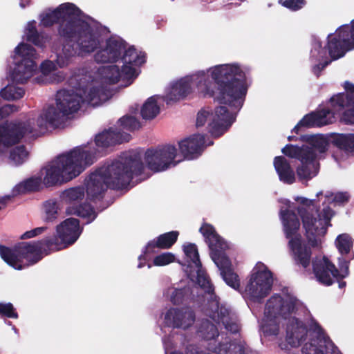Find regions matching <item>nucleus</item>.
Returning a JSON list of instances; mask_svg holds the SVG:
<instances>
[{"label": "nucleus", "mask_w": 354, "mask_h": 354, "mask_svg": "<svg viewBox=\"0 0 354 354\" xmlns=\"http://www.w3.org/2000/svg\"><path fill=\"white\" fill-rule=\"evenodd\" d=\"M18 60L13 70V79L21 84H24L32 75L37 64L34 61L37 58L36 50L31 45L20 43L15 48Z\"/></svg>", "instance_id": "obj_13"}, {"label": "nucleus", "mask_w": 354, "mask_h": 354, "mask_svg": "<svg viewBox=\"0 0 354 354\" xmlns=\"http://www.w3.org/2000/svg\"><path fill=\"white\" fill-rule=\"evenodd\" d=\"M94 59L97 63H115L113 56L111 55L104 47L99 50L94 55Z\"/></svg>", "instance_id": "obj_54"}, {"label": "nucleus", "mask_w": 354, "mask_h": 354, "mask_svg": "<svg viewBox=\"0 0 354 354\" xmlns=\"http://www.w3.org/2000/svg\"><path fill=\"white\" fill-rule=\"evenodd\" d=\"M199 232L204 236L205 241L210 250V257L221 271L223 280L229 286L239 290V277L232 270L231 261L225 252L228 248L227 243L211 224L204 223L200 227Z\"/></svg>", "instance_id": "obj_7"}, {"label": "nucleus", "mask_w": 354, "mask_h": 354, "mask_svg": "<svg viewBox=\"0 0 354 354\" xmlns=\"http://www.w3.org/2000/svg\"><path fill=\"white\" fill-rule=\"evenodd\" d=\"M331 60L338 59L354 49V19L350 25L339 27L335 34H329L326 46Z\"/></svg>", "instance_id": "obj_11"}, {"label": "nucleus", "mask_w": 354, "mask_h": 354, "mask_svg": "<svg viewBox=\"0 0 354 354\" xmlns=\"http://www.w3.org/2000/svg\"><path fill=\"white\" fill-rule=\"evenodd\" d=\"M312 266L316 279L324 286H331L335 277L339 275V270L325 256L313 259Z\"/></svg>", "instance_id": "obj_19"}, {"label": "nucleus", "mask_w": 354, "mask_h": 354, "mask_svg": "<svg viewBox=\"0 0 354 354\" xmlns=\"http://www.w3.org/2000/svg\"><path fill=\"white\" fill-rule=\"evenodd\" d=\"M350 196L347 192H338L334 197V201L337 203L344 204L348 202Z\"/></svg>", "instance_id": "obj_62"}, {"label": "nucleus", "mask_w": 354, "mask_h": 354, "mask_svg": "<svg viewBox=\"0 0 354 354\" xmlns=\"http://www.w3.org/2000/svg\"><path fill=\"white\" fill-rule=\"evenodd\" d=\"M330 102L333 109H330L333 114L335 115V112L337 111H340L344 108L348 102L347 95L344 93H339L337 95H333L330 99Z\"/></svg>", "instance_id": "obj_49"}, {"label": "nucleus", "mask_w": 354, "mask_h": 354, "mask_svg": "<svg viewBox=\"0 0 354 354\" xmlns=\"http://www.w3.org/2000/svg\"><path fill=\"white\" fill-rule=\"evenodd\" d=\"M235 121V115L230 113L225 106L215 109L214 113L202 109L196 117V127H200L208 122V131L214 136L218 138L232 126Z\"/></svg>", "instance_id": "obj_10"}, {"label": "nucleus", "mask_w": 354, "mask_h": 354, "mask_svg": "<svg viewBox=\"0 0 354 354\" xmlns=\"http://www.w3.org/2000/svg\"><path fill=\"white\" fill-rule=\"evenodd\" d=\"M118 122L122 128V129H120L121 132H123L122 130L133 131L140 127V122L133 116L124 115Z\"/></svg>", "instance_id": "obj_45"}, {"label": "nucleus", "mask_w": 354, "mask_h": 354, "mask_svg": "<svg viewBox=\"0 0 354 354\" xmlns=\"http://www.w3.org/2000/svg\"><path fill=\"white\" fill-rule=\"evenodd\" d=\"M131 138L129 133L121 132L116 128L111 127L95 136V144L98 148L105 149L110 146L127 142Z\"/></svg>", "instance_id": "obj_23"}, {"label": "nucleus", "mask_w": 354, "mask_h": 354, "mask_svg": "<svg viewBox=\"0 0 354 354\" xmlns=\"http://www.w3.org/2000/svg\"><path fill=\"white\" fill-rule=\"evenodd\" d=\"M28 152L24 145L17 146L10 152L9 158L16 165H21L28 157Z\"/></svg>", "instance_id": "obj_43"}, {"label": "nucleus", "mask_w": 354, "mask_h": 354, "mask_svg": "<svg viewBox=\"0 0 354 354\" xmlns=\"http://www.w3.org/2000/svg\"><path fill=\"white\" fill-rule=\"evenodd\" d=\"M123 66L120 69V75L123 80H130L136 77V69L134 65L127 63H123Z\"/></svg>", "instance_id": "obj_53"}, {"label": "nucleus", "mask_w": 354, "mask_h": 354, "mask_svg": "<svg viewBox=\"0 0 354 354\" xmlns=\"http://www.w3.org/2000/svg\"><path fill=\"white\" fill-rule=\"evenodd\" d=\"M85 196V189L83 186H77L65 189L61 194V198L66 203L72 204L82 201Z\"/></svg>", "instance_id": "obj_38"}, {"label": "nucleus", "mask_w": 354, "mask_h": 354, "mask_svg": "<svg viewBox=\"0 0 354 354\" xmlns=\"http://www.w3.org/2000/svg\"><path fill=\"white\" fill-rule=\"evenodd\" d=\"M283 230L286 238L289 239L288 246L296 266L306 270L311 263V248L303 242L301 236L298 233L300 222L295 212L289 209L280 212Z\"/></svg>", "instance_id": "obj_8"}, {"label": "nucleus", "mask_w": 354, "mask_h": 354, "mask_svg": "<svg viewBox=\"0 0 354 354\" xmlns=\"http://www.w3.org/2000/svg\"><path fill=\"white\" fill-rule=\"evenodd\" d=\"M10 196H6L0 198V210L5 208L9 201H10Z\"/></svg>", "instance_id": "obj_64"}, {"label": "nucleus", "mask_w": 354, "mask_h": 354, "mask_svg": "<svg viewBox=\"0 0 354 354\" xmlns=\"http://www.w3.org/2000/svg\"><path fill=\"white\" fill-rule=\"evenodd\" d=\"M278 317H265L263 324V333L268 335H277L279 332Z\"/></svg>", "instance_id": "obj_46"}, {"label": "nucleus", "mask_w": 354, "mask_h": 354, "mask_svg": "<svg viewBox=\"0 0 354 354\" xmlns=\"http://www.w3.org/2000/svg\"><path fill=\"white\" fill-rule=\"evenodd\" d=\"M307 333V327L301 320L295 317L288 319L286 337L288 344L292 347L300 346L306 340Z\"/></svg>", "instance_id": "obj_25"}, {"label": "nucleus", "mask_w": 354, "mask_h": 354, "mask_svg": "<svg viewBox=\"0 0 354 354\" xmlns=\"http://www.w3.org/2000/svg\"><path fill=\"white\" fill-rule=\"evenodd\" d=\"M42 178L40 176L31 177L18 184L14 189L15 194H26L39 191L42 187Z\"/></svg>", "instance_id": "obj_32"}, {"label": "nucleus", "mask_w": 354, "mask_h": 354, "mask_svg": "<svg viewBox=\"0 0 354 354\" xmlns=\"http://www.w3.org/2000/svg\"><path fill=\"white\" fill-rule=\"evenodd\" d=\"M295 309V303L292 300L284 301L280 295L272 296L267 301L265 308V317L286 318Z\"/></svg>", "instance_id": "obj_22"}, {"label": "nucleus", "mask_w": 354, "mask_h": 354, "mask_svg": "<svg viewBox=\"0 0 354 354\" xmlns=\"http://www.w3.org/2000/svg\"><path fill=\"white\" fill-rule=\"evenodd\" d=\"M102 73L104 75L105 78L111 84L118 83L121 79L120 68L117 65H110L104 67Z\"/></svg>", "instance_id": "obj_47"}, {"label": "nucleus", "mask_w": 354, "mask_h": 354, "mask_svg": "<svg viewBox=\"0 0 354 354\" xmlns=\"http://www.w3.org/2000/svg\"><path fill=\"white\" fill-rule=\"evenodd\" d=\"M278 3L291 11H297L306 4V0H279Z\"/></svg>", "instance_id": "obj_52"}, {"label": "nucleus", "mask_w": 354, "mask_h": 354, "mask_svg": "<svg viewBox=\"0 0 354 354\" xmlns=\"http://www.w3.org/2000/svg\"><path fill=\"white\" fill-rule=\"evenodd\" d=\"M331 60H325L324 62L319 63L315 65L313 68V73L319 77L320 76L321 72L330 64Z\"/></svg>", "instance_id": "obj_61"}, {"label": "nucleus", "mask_w": 354, "mask_h": 354, "mask_svg": "<svg viewBox=\"0 0 354 354\" xmlns=\"http://www.w3.org/2000/svg\"><path fill=\"white\" fill-rule=\"evenodd\" d=\"M264 269L252 274L245 287V292L254 302L261 303L271 291L273 280L272 272L264 266Z\"/></svg>", "instance_id": "obj_15"}, {"label": "nucleus", "mask_w": 354, "mask_h": 354, "mask_svg": "<svg viewBox=\"0 0 354 354\" xmlns=\"http://www.w3.org/2000/svg\"><path fill=\"white\" fill-rule=\"evenodd\" d=\"M333 120H334V114L330 109H322L305 115L293 128L292 132L299 134V130L302 127H319L332 123Z\"/></svg>", "instance_id": "obj_21"}, {"label": "nucleus", "mask_w": 354, "mask_h": 354, "mask_svg": "<svg viewBox=\"0 0 354 354\" xmlns=\"http://www.w3.org/2000/svg\"><path fill=\"white\" fill-rule=\"evenodd\" d=\"M160 113V106L154 96L149 97L142 105L140 114L144 120H153Z\"/></svg>", "instance_id": "obj_37"}, {"label": "nucleus", "mask_w": 354, "mask_h": 354, "mask_svg": "<svg viewBox=\"0 0 354 354\" xmlns=\"http://www.w3.org/2000/svg\"><path fill=\"white\" fill-rule=\"evenodd\" d=\"M26 35L27 41L41 48L45 47L47 38L38 32L35 21L28 24Z\"/></svg>", "instance_id": "obj_33"}, {"label": "nucleus", "mask_w": 354, "mask_h": 354, "mask_svg": "<svg viewBox=\"0 0 354 354\" xmlns=\"http://www.w3.org/2000/svg\"><path fill=\"white\" fill-rule=\"evenodd\" d=\"M339 266L340 268V272L339 275L335 277L336 280H338L339 279H344L349 274V261L343 259L339 263Z\"/></svg>", "instance_id": "obj_58"}, {"label": "nucleus", "mask_w": 354, "mask_h": 354, "mask_svg": "<svg viewBox=\"0 0 354 354\" xmlns=\"http://www.w3.org/2000/svg\"><path fill=\"white\" fill-rule=\"evenodd\" d=\"M46 229H47L46 227H36L33 230L26 232L21 236L20 238H21V239H28L35 237V236L39 235V234H42L43 232H44L46 230Z\"/></svg>", "instance_id": "obj_56"}, {"label": "nucleus", "mask_w": 354, "mask_h": 354, "mask_svg": "<svg viewBox=\"0 0 354 354\" xmlns=\"http://www.w3.org/2000/svg\"><path fill=\"white\" fill-rule=\"evenodd\" d=\"M56 232V235L46 237L51 252L66 248L78 239L82 232L80 221L75 218H66L57 226Z\"/></svg>", "instance_id": "obj_12"}, {"label": "nucleus", "mask_w": 354, "mask_h": 354, "mask_svg": "<svg viewBox=\"0 0 354 354\" xmlns=\"http://www.w3.org/2000/svg\"><path fill=\"white\" fill-rule=\"evenodd\" d=\"M212 81L205 73L194 75L176 82L165 97L167 104L187 96L192 91L191 82H196L198 92L204 97H214L219 104L240 109L247 93L245 73L237 64L216 66L211 73Z\"/></svg>", "instance_id": "obj_1"}, {"label": "nucleus", "mask_w": 354, "mask_h": 354, "mask_svg": "<svg viewBox=\"0 0 354 354\" xmlns=\"http://www.w3.org/2000/svg\"><path fill=\"white\" fill-rule=\"evenodd\" d=\"M250 348L244 341L231 342L229 337H226L225 342H219L214 349L217 354H248Z\"/></svg>", "instance_id": "obj_29"}, {"label": "nucleus", "mask_w": 354, "mask_h": 354, "mask_svg": "<svg viewBox=\"0 0 354 354\" xmlns=\"http://www.w3.org/2000/svg\"><path fill=\"white\" fill-rule=\"evenodd\" d=\"M99 150L88 146H79L66 154L58 156L42 170V179L46 187H51L67 183L78 176L86 167L93 164Z\"/></svg>", "instance_id": "obj_4"}, {"label": "nucleus", "mask_w": 354, "mask_h": 354, "mask_svg": "<svg viewBox=\"0 0 354 354\" xmlns=\"http://www.w3.org/2000/svg\"><path fill=\"white\" fill-rule=\"evenodd\" d=\"M66 212L68 215H75L87 220L86 223H91L97 217V213L93 207L87 203L79 205H71L66 208Z\"/></svg>", "instance_id": "obj_30"}, {"label": "nucleus", "mask_w": 354, "mask_h": 354, "mask_svg": "<svg viewBox=\"0 0 354 354\" xmlns=\"http://www.w3.org/2000/svg\"><path fill=\"white\" fill-rule=\"evenodd\" d=\"M110 95V91L106 87L102 86H93L90 88L88 95L86 96V100L88 104L95 106L106 101Z\"/></svg>", "instance_id": "obj_31"}, {"label": "nucleus", "mask_w": 354, "mask_h": 354, "mask_svg": "<svg viewBox=\"0 0 354 354\" xmlns=\"http://www.w3.org/2000/svg\"><path fill=\"white\" fill-rule=\"evenodd\" d=\"M189 292V290L188 288L174 289L171 295V302L174 305L183 304Z\"/></svg>", "instance_id": "obj_51"}, {"label": "nucleus", "mask_w": 354, "mask_h": 354, "mask_svg": "<svg viewBox=\"0 0 354 354\" xmlns=\"http://www.w3.org/2000/svg\"><path fill=\"white\" fill-rule=\"evenodd\" d=\"M195 319L194 311L189 307L171 308L165 315L166 325L174 328L187 329L194 324Z\"/></svg>", "instance_id": "obj_20"}, {"label": "nucleus", "mask_w": 354, "mask_h": 354, "mask_svg": "<svg viewBox=\"0 0 354 354\" xmlns=\"http://www.w3.org/2000/svg\"><path fill=\"white\" fill-rule=\"evenodd\" d=\"M177 153L173 145H165L156 149H148L145 154V160L149 169L153 172L167 170L171 165H177L174 160Z\"/></svg>", "instance_id": "obj_14"}, {"label": "nucleus", "mask_w": 354, "mask_h": 354, "mask_svg": "<svg viewBox=\"0 0 354 354\" xmlns=\"http://www.w3.org/2000/svg\"><path fill=\"white\" fill-rule=\"evenodd\" d=\"M316 153L312 149V154L300 159L301 165L297 168V174L300 180H310L318 173V165L315 161Z\"/></svg>", "instance_id": "obj_27"}, {"label": "nucleus", "mask_w": 354, "mask_h": 354, "mask_svg": "<svg viewBox=\"0 0 354 354\" xmlns=\"http://www.w3.org/2000/svg\"><path fill=\"white\" fill-rule=\"evenodd\" d=\"M282 153L290 158L300 159L305 158V156L312 154V148L308 146L303 145L302 147H297L291 144L286 145L282 149Z\"/></svg>", "instance_id": "obj_35"}, {"label": "nucleus", "mask_w": 354, "mask_h": 354, "mask_svg": "<svg viewBox=\"0 0 354 354\" xmlns=\"http://www.w3.org/2000/svg\"><path fill=\"white\" fill-rule=\"evenodd\" d=\"M179 236L178 231H171L159 235L156 239L149 241L143 251L144 254L156 253L158 250L171 248L177 241Z\"/></svg>", "instance_id": "obj_26"}, {"label": "nucleus", "mask_w": 354, "mask_h": 354, "mask_svg": "<svg viewBox=\"0 0 354 354\" xmlns=\"http://www.w3.org/2000/svg\"><path fill=\"white\" fill-rule=\"evenodd\" d=\"M185 254L189 259V262L194 264L197 268L196 281L198 285L207 294H214V288L209 277L202 269V263L199 258V253L196 244L189 243L183 245Z\"/></svg>", "instance_id": "obj_18"}, {"label": "nucleus", "mask_w": 354, "mask_h": 354, "mask_svg": "<svg viewBox=\"0 0 354 354\" xmlns=\"http://www.w3.org/2000/svg\"><path fill=\"white\" fill-rule=\"evenodd\" d=\"M105 48L109 54L113 56L114 60L117 62L121 58V53L126 48V42L120 38L111 37L106 39Z\"/></svg>", "instance_id": "obj_36"}, {"label": "nucleus", "mask_w": 354, "mask_h": 354, "mask_svg": "<svg viewBox=\"0 0 354 354\" xmlns=\"http://www.w3.org/2000/svg\"><path fill=\"white\" fill-rule=\"evenodd\" d=\"M145 53H138L134 46H130L124 50V55L121 57L123 63H127L136 66H140L146 62Z\"/></svg>", "instance_id": "obj_34"}, {"label": "nucleus", "mask_w": 354, "mask_h": 354, "mask_svg": "<svg viewBox=\"0 0 354 354\" xmlns=\"http://www.w3.org/2000/svg\"><path fill=\"white\" fill-rule=\"evenodd\" d=\"M144 170L142 156L138 151H125L118 159L91 173L86 180V192L91 201L100 199L108 187L122 189L127 187L133 176H140Z\"/></svg>", "instance_id": "obj_3"}, {"label": "nucleus", "mask_w": 354, "mask_h": 354, "mask_svg": "<svg viewBox=\"0 0 354 354\" xmlns=\"http://www.w3.org/2000/svg\"><path fill=\"white\" fill-rule=\"evenodd\" d=\"M334 144L341 149L354 152V134H340L335 138Z\"/></svg>", "instance_id": "obj_41"}, {"label": "nucleus", "mask_w": 354, "mask_h": 354, "mask_svg": "<svg viewBox=\"0 0 354 354\" xmlns=\"http://www.w3.org/2000/svg\"><path fill=\"white\" fill-rule=\"evenodd\" d=\"M0 315L8 318L17 319L18 314L11 303H0Z\"/></svg>", "instance_id": "obj_55"}, {"label": "nucleus", "mask_w": 354, "mask_h": 354, "mask_svg": "<svg viewBox=\"0 0 354 354\" xmlns=\"http://www.w3.org/2000/svg\"><path fill=\"white\" fill-rule=\"evenodd\" d=\"M82 10L75 4L65 3L46 13L41 19V24L45 27L59 24L58 35L67 42L62 48L64 58L61 55H57V63L61 68L68 64L70 57L90 54L100 45L98 27L82 19Z\"/></svg>", "instance_id": "obj_2"}, {"label": "nucleus", "mask_w": 354, "mask_h": 354, "mask_svg": "<svg viewBox=\"0 0 354 354\" xmlns=\"http://www.w3.org/2000/svg\"><path fill=\"white\" fill-rule=\"evenodd\" d=\"M51 252L46 237L37 241L21 242L16 244L13 248L0 245V256L10 266L16 270H22L25 266L23 259H30V264H35L42 258V253L46 254Z\"/></svg>", "instance_id": "obj_9"}, {"label": "nucleus", "mask_w": 354, "mask_h": 354, "mask_svg": "<svg viewBox=\"0 0 354 354\" xmlns=\"http://www.w3.org/2000/svg\"><path fill=\"white\" fill-rule=\"evenodd\" d=\"M44 209L46 213L45 221L46 222L54 221L58 216V205L57 203L54 200L47 201L44 203Z\"/></svg>", "instance_id": "obj_48"}, {"label": "nucleus", "mask_w": 354, "mask_h": 354, "mask_svg": "<svg viewBox=\"0 0 354 354\" xmlns=\"http://www.w3.org/2000/svg\"><path fill=\"white\" fill-rule=\"evenodd\" d=\"M41 71L44 75H48L56 68L54 62L50 60H46L41 64Z\"/></svg>", "instance_id": "obj_60"}, {"label": "nucleus", "mask_w": 354, "mask_h": 354, "mask_svg": "<svg viewBox=\"0 0 354 354\" xmlns=\"http://www.w3.org/2000/svg\"><path fill=\"white\" fill-rule=\"evenodd\" d=\"M296 201L300 203L297 207V212L301 218L308 243L310 247L317 248L321 245L319 237L326 233L333 210L328 207L324 208L322 213H320L319 207L314 204L313 201L304 197H298Z\"/></svg>", "instance_id": "obj_6"}, {"label": "nucleus", "mask_w": 354, "mask_h": 354, "mask_svg": "<svg viewBox=\"0 0 354 354\" xmlns=\"http://www.w3.org/2000/svg\"><path fill=\"white\" fill-rule=\"evenodd\" d=\"M273 164L281 181L288 185L295 182V171L284 156H276L274 158Z\"/></svg>", "instance_id": "obj_28"}, {"label": "nucleus", "mask_w": 354, "mask_h": 354, "mask_svg": "<svg viewBox=\"0 0 354 354\" xmlns=\"http://www.w3.org/2000/svg\"><path fill=\"white\" fill-rule=\"evenodd\" d=\"M175 255L171 252H164L156 256L153 263L156 266H165L175 261Z\"/></svg>", "instance_id": "obj_50"}, {"label": "nucleus", "mask_w": 354, "mask_h": 354, "mask_svg": "<svg viewBox=\"0 0 354 354\" xmlns=\"http://www.w3.org/2000/svg\"><path fill=\"white\" fill-rule=\"evenodd\" d=\"M179 149L184 158L192 160L201 155L205 147V136L194 134L178 143Z\"/></svg>", "instance_id": "obj_24"}, {"label": "nucleus", "mask_w": 354, "mask_h": 354, "mask_svg": "<svg viewBox=\"0 0 354 354\" xmlns=\"http://www.w3.org/2000/svg\"><path fill=\"white\" fill-rule=\"evenodd\" d=\"M218 318L219 321L223 324V321H227V319L232 318L230 317V311L225 308L221 307L218 312Z\"/></svg>", "instance_id": "obj_63"}, {"label": "nucleus", "mask_w": 354, "mask_h": 354, "mask_svg": "<svg viewBox=\"0 0 354 354\" xmlns=\"http://www.w3.org/2000/svg\"><path fill=\"white\" fill-rule=\"evenodd\" d=\"M25 91L23 88L15 85H8L0 91V95L6 100H16L24 97Z\"/></svg>", "instance_id": "obj_39"}, {"label": "nucleus", "mask_w": 354, "mask_h": 354, "mask_svg": "<svg viewBox=\"0 0 354 354\" xmlns=\"http://www.w3.org/2000/svg\"><path fill=\"white\" fill-rule=\"evenodd\" d=\"M223 324L225 328L233 334H236L239 331V325L233 320L232 318L223 321Z\"/></svg>", "instance_id": "obj_57"}, {"label": "nucleus", "mask_w": 354, "mask_h": 354, "mask_svg": "<svg viewBox=\"0 0 354 354\" xmlns=\"http://www.w3.org/2000/svg\"><path fill=\"white\" fill-rule=\"evenodd\" d=\"M82 102V97L73 91H57L56 106L50 105L44 109L37 119V125L41 131L64 127L71 115L79 111Z\"/></svg>", "instance_id": "obj_5"}, {"label": "nucleus", "mask_w": 354, "mask_h": 354, "mask_svg": "<svg viewBox=\"0 0 354 354\" xmlns=\"http://www.w3.org/2000/svg\"><path fill=\"white\" fill-rule=\"evenodd\" d=\"M313 333H310V342L302 348L304 354H342L318 324H315Z\"/></svg>", "instance_id": "obj_16"}, {"label": "nucleus", "mask_w": 354, "mask_h": 354, "mask_svg": "<svg viewBox=\"0 0 354 354\" xmlns=\"http://www.w3.org/2000/svg\"><path fill=\"white\" fill-rule=\"evenodd\" d=\"M17 111L15 105L6 104L0 107V121L9 116L12 113Z\"/></svg>", "instance_id": "obj_59"}, {"label": "nucleus", "mask_w": 354, "mask_h": 354, "mask_svg": "<svg viewBox=\"0 0 354 354\" xmlns=\"http://www.w3.org/2000/svg\"><path fill=\"white\" fill-rule=\"evenodd\" d=\"M336 245L341 254H347L353 247L352 238L347 234H340L336 239Z\"/></svg>", "instance_id": "obj_42"}, {"label": "nucleus", "mask_w": 354, "mask_h": 354, "mask_svg": "<svg viewBox=\"0 0 354 354\" xmlns=\"http://www.w3.org/2000/svg\"><path fill=\"white\" fill-rule=\"evenodd\" d=\"M32 132V128L25 122L5 121L0 124V145L12 146L18 143L26 133Z\"/></svg>", "instance_id": "obj_17"}, {"label": "nucleus", "mask_w": 354, "mask_h": 354, "mask_svg": "<svg viewBox=\"0 0 354 354\" xmlns=\"http://www.w3.org/2000/svg\"><path fill=\"white\" fill-rule=\"evenodd\" d=\"M308 142L310 144V148H312L313 151H317L319 153H324L328 149V143L327 140L319 136H311Z\"/></svg>", "instance_id": "obj_44"}, {"label": "nucleus", "mask_w": 354, "mask_h": 354, "mask_svg": "<svg viewBox=\"0 0 354 354\" xmlns=\"http://www.w3.org/2000/svg\"><path fill=\"white\" fill-rule=\"evenodd\" d=\"M199 332L201 337L206 340L214 339L219 335L216 326L207 319L202 322Z\"/></svg>", "instance_id": "obj_40"}]
</instances>
